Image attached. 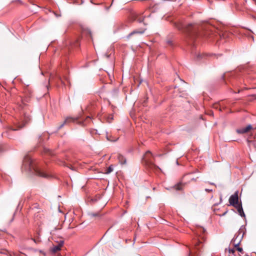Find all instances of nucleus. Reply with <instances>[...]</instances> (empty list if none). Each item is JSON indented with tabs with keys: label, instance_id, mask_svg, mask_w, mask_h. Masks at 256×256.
<instances>
[{
	"label": "nucleus",
	"instance_id": "obj_1",
	"mask_svg": "<svg viewBox=\"0 0 256 256\" xmlns=\"http://www.w3.org/2000/svg\"><path fill=\"white\" fill-rule=\"evenodd\" d=\"M22 168L26 170H28L36 175L44 178H48L49 174L41 171L36 165L32 158L28 156H26L24 159Z\"/></svg>",
	"mask_w": 256,
	"mask_h": 256
},
{
	"label": "nucleus",
	"instance_id": "obj_2",
	"mask_svg": "<svg viewBox=\"0 0 256 256\" xmlns=\"http://www.w3.org/2000/svg\"><path fill=\"white\" fill-rule=\"evenodd\" d=\"M176 27L179 30H184L188 38H189L192 42L196 38L200 36L199 29L197 25L192 24L188 25L180 23L176 25Z\"/></svg>",
	"mask_w": 256,
	"mask_h": 256
},
{
	"label": "nucleus",
	"instance_id": "obj_3",
	"mask_svg": "<svg viewBox=\"0 0 256 256\" xmlns=\"http://www.w3.org/2000/svg\"><path fill=\"white\" fill-rule=\"evenodd\" d=\"M146 16L143 15L142 12H134L130 14V19L132 22L137 20L138 22H144V26L146 25V24L144 22V19Z\"/></svg>",
	"mask_w": 256,
	"mask_h": 256
},
{
	"label": "nucleus",
	"instance_id": "obj_4",
	"mask_svg": "<svg viewBox=\"0 0 256 256\" xmlns=\"http://www.w3.org/2000/svg\"><path fill=\"white\" fill-rule=\"evenodd\" d=\"M143 162L150 168L152 167L154 164L153 162V155L150 151H147L142 158Z\"/></svg>",
	"mask_w": 256,
	"mask_h": 256
},
{
	"label": "nucleus",
	"instance_id": "obj_5",
	"mask_svg": "<svg viewBox=\"0 0 256 256\" xmlns=\"http://www.w3.org/2000/svg\"><path fill=\"white\" fill-rule=\"evenodd\" d=\"M240 234L241 232L239 231L238 234H236L230 242V244L234 246V248L239 246L242 241L243 235L240 236Z\"/></svg>",
	"mask_w": 256,
	"mask_h": 256
},
{
	"label": "nucleus",
	"instance_id": "obj_6",
	"mask_svg": "<svg viewBox=\"0 0 256 256\" xmlns=\"http://www.w3.org/2000/svg\"><path fill=\"white\" fill-rule=\"evenodd\" d=\"M238 192L236 191L234 194H232L229 198V203L230 206H235L238 204Z\"/></svg>",
	"mask_w": 256,
	"mask_h": 256
},
{
	"label": "nucleus",
	"instance_id": "obj_7",
	"mask_svg": "<svg viewBox=\"0 0 256 256\" xmlns=\"http://www.w3.org/2000/svg\"><path fill=\"white\" fill-rule=\"evenodd\" d=\"M146 30V28H140L139 30H135L130 33L127 36V38H130V36L136 34H142L145 32Z\"/></svg>",
	"mask_w": 256,
	"mask_h": 256
},
{
	"label": "nucleus",
	"instance_id": "obj_8",
	"mask_svg": "<svg viewBox=\"0 0 256 256\" xmlns=\"http://www.w3.org/2000/svg\"><path fill=\"white\" fill-rule=\"evenodd\" d=\"M252 128V126L250 124L248 125L245 128H239L236 130V132L238 134H245L248 132Z\"/></svg>",
	"mask_w": 256,
	"mask_h": 256
},
{
	"label": "nucleus",
	"instance_id": "obj_9",
	"mask_svg": "<svg viewBox=\"0 0 256 256\" xmlns=\"http://www.w3.org/2000/svg\"><path fill=\"white\" fill-rule=\"evenodd\" d=\"M238 210V214L242 217H245V214L243 210L242 204H238L235 206H234Z\"/></svg>",
	"mask_w": 256,
	"mask_h": 256
},
{
	"label": "nucleus",
	"instance_id": "obj_10",
	"mask_svg": "<svg viewBox=\"0 0 256 256\" xmlns=\"http://www.w3.org/2000/svg\"><path fill=\"white\" fill-rule=\"evenodd\" d=\"M64 242L63 240H60L57 246H54L52 248V252L54 253L60 250L62 246H63Z\"/></svg>",
	"mask_w": 256,
	"mask_h": 256
},
{
	"label": "nucleus",
	"instance_id": "obj_11",
	"mask_svg": "<svg viewBox=\"0 0 256 256\" xmlns=\"http://www.w3.org/2000/svg\"><path fill=\"white\" fill-rule=\"evenodd\" d=\"M76 119L72 117H68L66 118L64 122L60 125L58 128V130L62 128L66 123L70 122H74Z\"/></svg>",
	"mask_w": 256,
	"mask_h": 256
},
{
	"label": "nucleus",
	"instance_id": "obj_12",
	"mask_svg": "<svg viewBox=\"0 0 256 256\" xmlns=\"http://www.w3.org/2000/svg\"><path fill=\"white\" fill-rule=\"evenodd\" d=\"M24 92L27 96L30 97L32 96L33 92L28 86L25 88Z\"/></svg>",
	"mask_w": 256,
	"mask_h": 256
},
{
	"label": "nucleus",
	"instance_id": "obj_13",
	"mask_svg": "<svg viewBox=\"0 0 256 256\" xmlns=\"http://www.w3.org/2000/svg\"><path fill=\"white\" fill-rule=\"evenodd\" d=\"M118 159L119 161V162L122 164H126V158L123 156H122V154H119L118 156Z\"/></svg>",
	"mask_w": 256,
	"mask_h": 256
},
{
	"label": "nucleus",
	"instance_id": "obj_14",
	"mask_svg": "<svg viewBox=\"0 0 256 256\" xmlns=\"http://www.w3.org/2000/svg\"><path fill=\"white\" fill-rule=\"evenodd\" d=\"M205 54H196V60H202L204 56H205Z\"/></svg>",
	"mask_w": 256,
	"mask_h": 256
},
{
	"label": "nucleus",
	"instance_id": "obj_15",
	"mask_svg": "<svg viewBox=\"0 0 256 256\" xmlns=\"http://www.w3.org/2000/svg\"><path fill=\"white\" fill-rule=\"evenodd\" d=\"M113 171V166L110 165L106 170V174H108Z\"/></svg>",
	"mask_w": 256,
	"mask_h": 256
},
{
	"label": "nucleus",
	"instance_id": "obj_16",
	"mask_svg": "<svg viewBox=\"0 0 256 256\" xmlns=\"http://www.w3.org/2000/svg\"><path fill=\"white\" fill-rule=\"evenodd\" d=\"M236 250H238L240 252L241 254H244V252H243V249L242 248H240L238 246H237L236 248Z\"/></svg>",
	"mask_w": 256,
	"mask_h": 256
},
{
	"label": "nucleus",
	"instance_id": "obj_17",
	"mask_svg": "<svg viewBox=\"0 0 256 256\" xmlns=\"http://www.w3.org/2000/svg\"><path fill=\"white\" fill-rule=\"evenodd\" d=\"M32 240L36 243V244H38V242H40V238H32Z\"/></svg>",
	"mask_w": 256,
	"mask_h": 256
},
{
	"label": "nucleus",
	"instance_id": "obj_18",
	"mask_svg": "<svg viewBox=\"0 0 256 256\" xmlns=\"http://www.w3.org/2000/svg\"><path fill=\"white\" fill-rule=\"evenodd\" d=\"M44 150L46 153L50 154H52V152L50 151V150L48 149L44 148Z\"/></svg>",
	"mask_w": 256,
	"mask_h": 256
},
{
	"label": "nucleus",
	"instance_id": "obj_19",
	"mask_svg": "<svg viewBox=\"0 0 256 256\" xmlns=\"http://www.w3.org/2000/svg\"><path fill=\"white\" fill-rule=\"evenodd\" d=\"M228 252L230 254H234L235 252V250L232 248H228Z\"/></svg>",
	"mask_w": 256,
	"mask_h": 256
},
{
	"label": "nucleus",
	"instance_id": "obj_20",
	"mask_svg": "<svg viewBox=\"0 0 256 256\" xmlns=\"http://www.w3.org/2000/svg\"><path fill=\"white\" fill-rule=\"evenodd\" d=\"M112 118H112V115L109 116L108 117V122H111L110 120H112Z\"/></svg>",
	"mask_w": 256,
	"mask_h": 256
},
{
	"label": "nucleus",
	"instance_id": "obj_21",
	"mask_svg": "<svg viewBox=\"0 0 256 256\" xmlns=\"http://www.w3.org/2000/svg\"><path fill=\"white\" fill-rule=\"evenodd\" d=\"M205 191L206 192H211L212 191V189H208V188H206L205 189Z\"/></svg>",
	"mask_w": 256,
	"mask_h": 256
},
{
	"label": "nucleus",
	"instance_id": "obj_22",
	"mask_svg": "<svg viewBox=\"0 0 256 256\" xmlns=\"http://www.w3.org/2000/svg\"><path fill=\"white\" fill-rule=\"evenodd\" d=\"M90 214L92 216H96L98 215L97 214H94V213H92Z\"/></svg>",
	"mask_w": 256,
	"mask_h": 256
},
{
	"label": "nucleus",
	"instance_id": "obj_23",
	"mask_svg": "<svg viewBox=\"0 0 256 256\" xmlns=\"http://www.w3.org/2000/svg\"><path fill=\"white\" fill-rule=\"evenodd\" d=\"M30 120V118H29L28 117H27L26 118V119L25 120V123H26L28 122V121Z\"/></svg>",
	"mask_w": 256,
	"mask_h": 256
},
{
	"label": "nucleus",
	"instance_id": "obj_24",
	"mask_svg": "<svg viewBox=\"0 0 256 256\" xmlns=\"http://www.w3.org/2000/svg\"><path fill=\"white\" fill-rule=\"evenodd\" d=\"M18 129L16 128H12L10 130H10H13V131H15V130H16Z\"/></svg>",
	"mask_w": 256,
	"mask_h": 256
},
{
	"label": "nucleus",
	"instance_id": "obj_25",
	"mask_svg": "<svg viewBox=\"0 0 256 256\" xmlns=\"http://www.w3.org/2000/svg\"><path fill=\"white\" fill-rule=\"evenodd\" d=\"M176 189L178 190L180 189V187H179V186H178V185L176 186Z\"/></svg>",
	"mask_w": 256,
	"mask_h": 256
},
{
	"label": "nucleus",
	"instance_id": "obj_26",
	"mask_svg": "<svg viewBox=\"0 0 256 256\" xmlns=\"http://www.w3.org/2000/svg\"><path fill=\"white\" fill-rule=\"evenodd\" d=\"M24 124H23L22 126H20V127H19V128H22L23 126H24Z\"/></svg>",
	"mask_w": 256,
	"mask_h": 256
},
{
	"label": "nucleus",
	"instance_id": "obj_27",
	"mask_svg": "<svg viewBox=\"0 0 256 256\" xmlns=\"http://www.w3.org/2000/svg\"><path fill=\"white\" fill-rule=\"evenodd\" d=\"M191 254H192V252H190L188 254V256H191Z\"/></svg>",
	"mask_w": 256,
	"mask_h": 256
},
{
	"label": "nucleus",
	"instance_id": "obj_28",
	"mask_svg": "<svg viewBox=\"0 0 256 256\" xmlns=\"http://www.w3.org/2000/svg\"><path fill=\"white\" fill-rule=\"evenodd\" d=\"M192 180H194V181H196V178H192Z\"/></svg>",
	"mask_w": 256,
	"mask_h": 256
},
{
	"label": "nucleus",
	"instance_id": "obj_29",
	"mask_svg": "<svg viewBox=\"0 0 256 256\" xmlns=\"http://www.w3.org/2000/svg\"><path fill=\"white\" fill-rule=\"evenodd\" d=\"M226 212H224L222 215H223V216L225 215V214H226Z\"/></svg>",
	"mask_w": 256,
	"mask_h": 256
}]
</instances>
